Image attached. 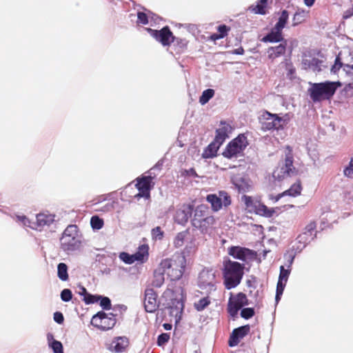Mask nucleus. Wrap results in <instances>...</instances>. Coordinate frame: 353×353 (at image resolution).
Segmentation results:
<instances>
[{"label": "nucleus", "instance_id": "1", "mask_svg": "<svg viewBox=\"0 0 353 353\" xmlns=\"http://www.w3.org/2000/svg\"><path fill=\"white\" fill-rule=\"evenodd\" d=\"M192 213H193L191 220L192 225L201 233L208 234L214 228L216 221L214 216L210 214L207 205H199L193 210V205L188 204L184 210L178 212L177 214L179 216H182V221L187 222Z\"/></svg>", "mask_w": 353, "mask_h": 353}, {"label": "nucleus", "instance_id": "2", "mask_svg": "<svg viewBox=\"0 0 353 353\" xmlns=\"http://www.w3.org/2000/svg\"><path fill=\"white\" fill-rule=\"evenodd\" d=\"M185 300L186 293L183 286L175 284L170 285L161 298L160 303L169 310L170 316L174 318L176 325L181 320Z\"/></svg>", "mask_w": 353, "mask_h": 353}, {"label": "nucleus", "instance_id": "3", "mask_svg": "<svg viewBox=\"0 0 353 353\" xmlns=\"http://www.w3.org/2000/svg\"><path fill=\"white\" fill-rule=\"evenodd\" d=\"M186 262L185 256L181 254H176L171 258L162 260L159 265V274L156 275V287L163 283L164 274H166L171 281L179 280L185 272Z\"/></svg>", "mask_w": 353, "mask_h": 353}, {"label": "nucleus", "instance_id": "4", "mask_svg": "<svg viewBox=\"0 0 353 353\" xmlns=\"http://www.w3.org/2000/svg\"><path fill=\"white\" fill-rule=\"evenodd\" d=\"M244 265L230 259L223 261V278L226 289L230 290L236 287L241 281L243 276Z\"/></svg>", "mask_w": 353, "mask_h": 353}, {"label": "nucleus", "instance_id": "5", "mask_svg": "<svg viewBox=\"0 0 353 353\" xmlns=\"http://www.w3.org/2000/svg\"><path fill=\"white\" fill-rule=\"evenodd\" d=\"M341 86L339 81H325L312 83L308 89L310 99L313 102H319L330 99L336 92L338 88Z\"/></svg>", "mask_w": 353, "mask_h": 353}, {"label": "nucleus", "instance_id": "6", "mask_svg": "<svg viewBox=\"0 0 353 353\" xmlns=\"http://www.w3.org/2000/svg\"><path fill=\"white\" fill-rule=\"evenodd\" d=\"M291 116L286 113L280 117L277 114H272L265 110L261 114L260 122L263 130H283L285 126L290 122Z\"/></svg>", "mask_w": 353, "mask_h": 353}, {"label": "nucleus", "instance_id": "7", "mask_svg": "<svg viewBox=\"0 0 353 353\" xmlns=\"http://www.w3.org/2000/svg\"><path fill=\"white\" fill-rule=\"evenodd\" d=\"M61 248L65 252L74 251L81 246L78 227L69 225L63 231L60 239Z\"/></svg>", "mask_w": 353, "mask_h": 353}, {"label": "nucleus", "instance_id": "8", "mask_svg": "<svg viewBox=\"0 0 353 353\" xmlns=\"http://www.w3.org/2000/svg\"><path fill=\"white\" fill-rule=\"evenodd\" d=\"M248 145L247 137L243 134H241L229 142L222 154L227 159L236 158Z\"/></svg>", "mask_w": 353, "mask_h": 353}, {"label": "nucleus", "instance_id": "9", "mask_svg": "<svg viewBox=\"0 0 353 353\" xmlns=\"http://www.w3.org/2000/svg\"><path fill=\"white\" fill-rule=\"evenodd\" d=\"M206 201L211 205L213 212H218L223 208H226L232 203L230 195L224 190H220L217 194H208Z\"/></svg>", "mask_w": 353, "mask_h": 353}, {"label": "nucleus", "instance_id": "10", "mask_svg": "<svg viewBox=\"0 0 353 353\" xmlns=\"http://www.w3.org/2000/svg\"><path fill=\"white\" fill-rule=\"evenodd\" d=\"M288 152L285 154V163L280 170H275L273 176L278 180H282L285 177L291 176L297 174V170L293 165V154L290 146L286 148Z\"/></svg>", "mask_w": 353, "mask_h": 353}, {"label": "nucleus", "instance_id": "11", "mask_svg": "<svg viewBox=\"0 0 353 353\" xmlns=\"http://www.w3.org/2000/svg\"><path fill=\"white\" fill-rule=\"evenodd\" d=\"M117 319L112 313L106 314L104 312H99L93 316L91 324L101 330L112 329L116 324Z\"/></svg>", "mask_w": 353, "mask_h": 353}, {"label": "nucleus", "instance_id": "12", "mask_svg": "<svg viewBox=\"0 0 353 353\" xmlns=\"http://www.w3.org/2000/svg\"><path fill=\"white\" fill-rule=\"evenodd\" d=\"M216 275L212 270L204 269L200 272L198 280V285L200 288L210 293L216 290Z\"/></svg>", "mask_w": 353, "mask_h": 353}, {"label": "nucleus", "instance_id": "13", "mask_svg": "<svg viewBox=\"0 0 353 353\" xmlns=\"http://www.w3.org/2000/svg\"><path fill=\"white\" fill-rule=\"evenodd\" d=\"M247 305H248V299L246 295L243 292H239L236 296L229 299L228 312L231 316L235 317L239 310Z\"/></svg>", "mask_w": 353, "mask_h": 353}, {"label": "nucleus", "instance_id": "14", "mask_svg": "<svg viewBox=\"0 0 353 353\" xmlns=\"http://www.w3.org/2000/svg\"><path fill=\"white\" fill-rule=\"evenodd\" d=\"M137 183L135 184V187L138 192L131 195V196L137 199L141 197L148 199L150 197L151 177L145 176L141 179H137Z\"/></svg>", "mask_w": 353, "mask_h": 353}, {"label": "nucleus", "instance_id": "15", "mask_svg": "<svg viewBox=\"0 0 353 353\" xmlns=\"http://www.w3.org/2000/svg\"><path fill=\"white\" fill-rule=\"evenodd\" d=\"M316 224L314 221H311L304 228L303 232L300 234L296 240L305 247L308 243L316 236Z\"/></svg>", "mask_w": 353, "mask_h": 353}, {"label": "nucleus", "instance_id": "16", "mask_svg": "<svg viewBox=\"0 0 353 353\" xmlns=\"http://www.w3.org/2000/svg\"><path fill=\"white\" fill-rule=\"evenodd\" d=\"M250 332V325H245L237 328H235L232 330L229 340L228 345L230 347L236 346L240 341L243 339L246 335L249 334Z\"/></svg>", "mask_w": 353, "mask_h": 353}, {"label": "nucleus", "instance_id": "17", "mask_svg": "<svg viewBox=\"0 0 353 353\" xmlns=\"http://www.w3.org/2000/svg\"><path fill=\"white\" fill-rule=\"evenodd\" d=\"M143 305L147 312H154V283H150L145 290L144 294Z\"/></svg>", "mask_w": 353, "mask_h": 353}, {"label": "nucleus", "instance_id": "18", "mask_svg": "<svg viewBox=\"0 0 353 353\" xmlns=\"http://www.w3.org/2000/svg\"><path fill=\"white\" fill-rule=\"evenodd\" d=\"M54 221V215L51 214L39 213L36 216V222L31 228L37 230H42L45 226H49Z\"/></svg>", "mask_w": 353, "mask_h": 353}, {"label": "nucleus", "instance_id": "19", "mask_svg": "<svg viewBox=\"0 0 353 353\" xmlns=\"http://www.w3.org/2000/svg\"><path fill=\"white\" fill-rule=\"evenodd\" d=\"M129 344L128 338L125 336H117L112 341L109 350L116 353L123 352L127 350Z\"/></svg>", "mask_w": 353, "mask_h": 353}, {"label": "nucleus", "instance_id": "20", "mask_svg": "<svg viewBox=\"0 0 353 353\" xmlns=\"http://www.w3.org/2000/svg\"><path fill=\"white\" fill-rule=\"evenodd\" d=\"M228 254L234 259L245 261L248 256L254 254V252L246 248L232 246L228 248Z\"/></svg>", "mask_w": 353, "mask_h": 353}, {"label": "nucleus", "instance_id": "21", "mask_svg": "<svg viewBox=\"0 0 353 353\" xmlns=\"http://www.w3.org/2000/svg\"><path fill=\"white\" fill-rule=\"evenodd\" d=\"M174 36L168 26H165L160 30H156V39L163 46H169Z\"/></svg>", "mask_w": 353, "mask_h": 353}, {"label": "nucleus", "instance_id": "22", "mask_svg": "<svg viewBox=\"0 0 353 353\" xmlns=\"http://www.w3.org/2000/svg\"><path fill=\"white\" fill-rule=\"evenodd\" d=\"M220 125V128L216 130L214 140L222 145L225 139L229 137V134L232 131V128L225 121H221Z\"/></svg>", "mask_w": 353, "mask_h": 353}, {"label": "nucleus", "instance_id": "23", "mask_svg": "<svg viewBox=\"0 0 353 353\" xmlns=\"http://www.w3.org/2000/svg\"><path fill=\"white\" fill-rule=\"evenodd\" d=\"M287 47V42L285 41L276 46L270 47L268 49V54L269 59L274 60L285 53Z\"/></svg>", "mask_w": 353, "mask_h": 353}, {"label": "nucleus", "instance_id": "24", "mask_svg": "<svg viewBox=\"0 0 353 353\" xmlns=\"http://www.w3.org/2000/svg\"><path fill=\"white\" fill-rule=\"evenodd\" d=\"M255 209L254 212L256 214L264 216L266 218H270L273 216L275 213V210L274 208H269L263 203L259 201L255 204Z\"/></svg>", "mask_w": 353, "mask_h": 353}, {"label": "nucleus", "instance_id": "25", "mask_svg": "<svg viewBox=\"0 0 353 353\" xmlns=\"http://www.w3.org/2000/svg\"><path fill=\"white\" fill-rule=\"evenodd\" d=\"M283 40L282 30L281 29H276V27L274 26L270 32L265 35L262 41L263 42H279Z\"/></svg>", "mask_w": 353, "mask_h": 353}, {"label": "nucleus", "instance_id": "26", "mask_svg": "<svg viewBox=\"0 0 353 353\" xmlns=\"http://www.w3.org/2000/svg\"><path fill=\"white\" fill-rule=\"evenodd\" d=\"M221 145V143L214 139V141L205 148L202 154V157L204 159L215 157Z\"/></svg>", "mask_w": 353, "mask_h": 353}, {"label": "nucleus", "instance_id": "27", "mask_svg": "<svg viewBox=\"0 0 353 353\" xmlns=\"http://www.w3.org/2000/svg\"><path fill=\"white\" fill-rule=\"evenodd\" d=\"M301 190H302V186L301 184V181H298L296 183L292 185L291 187L288 190L284 191L281 194H278L276 198V201H278L282 196H286V195L291 196H296L298 195H300Z\"/></svg>", "mask_w": 353, "mask_h": 353}, {"label": "nucleus", "instance_id": "28", "mask_svg": "<svg viewBox=\"0 0 353 353\" xmlns=\"http://www.w3.org/2000/svg\"><path fill=\"white\" fill-rule=\"evenodd\" d=\"M148 250L149 247L148 245H141L138 248L137 251L134 254H133L135 261L141 263H143L145 261H147L149 256Z\"/></svg>", "mask_w": 353, "mask_h": 353}, {"label": "nucleus", "instance_id": "29", "mask_svg": "<svg viewBox=\"0 0 353 353\" xmlns=\"http://www.w3.org/2000/svg\"><path fill=\"white\" fill-rule=\"evenodd\" d=\"M172 43H173V48L176 53L181 54L186 50L188 41L185 39L174 37Z\"/></svg>", "mask_w": 353, "mask_h": 353}, {"label": "nucleus", "instance_id": "30", "mask_svg": "<svg viewBox=\"0 0 353 353\" xmlns=\"http://www.w3.org/2000/svg\"><path fill=\"white\" fill-rule=\"evenodd\" d=\"M231 28L226 25H220L217 27V30L219 33H214L210 37V39L212 41H216V40L223 39L225 37L228 32L230 31Z\"/></svg>", "mask_w": 353, "mask_h": 353}, {"label": "nucleus", "instance_id": "31", "mask_svg": "<svg viewBox=\"0 0 353 353\" xmlns=\"http://www.w3.org/2000/svg\"><path fill=\"white\" fill-rule=\"evenodd\" d=\"M308 11L298 9V10L294 14L292 19V26H296L299 24L304 22L308 17Z\"/></svg>", "mask_w": 353, "mask_h": 353}, {"label": "nucleus", "instance_id": "32", "mask_svg": "<svg viewBox=\"0 0 353 353\" xmlns=\"http://www.w3.org/2000/svg\"><path fill=\"white\" fill-rule=\"evenodd\" d=\"M211 304V299L209 296L201 298L198 301L194 303V307L198 312H201L207 308Z\"/></svg>", "mask_w": 353, "mask_h": 353}, {"label": "nucleus", "instance_id": "33", "mask_svg": "<svg viewBox=\"0 0 353 353\" xmlns=\"http://www.w3.org/2000/svg\"><path fill=\"white\" fill-rule=\"evenodd\" d=\"M232 183L240 192H247L250 188V185L243 178L233 179Z\"/></svg>", "mask_w": 353, "mask_h": 353}, {"label": "nucleus", "instance_id": "34", "mask_svg": "<svg viewBox=\"0 0 353 353\" xmlns=\"http://www.w3.org/2000/svg\"><path fill=\"white\" fill-rule=\"evenodd\" d=\"M57 276L63 281L68 280V266L64 263H60L57 266Z\"/></svg>", "mask_w": 353, "mask_h": 353}, {"label": "nucleus", "instance_id": "35", "mask_svg": "<svg viewBox=\"0 0 353 353\" xmlns=\"http://www.w3.org/2000/svg\"><path fill=\"white\" fill-rule=\"evenodd\" d=\"M289 18L288 12L285 10H283L279 18L277 23L275 24L276 29H283L285 28Z\"/></svg>", "mask_w": 353, "mask_h": 353}, {"label": "nucleus", "instance_id": "36", "mask_svg": "<svg viewBox=\"0 0 353 353\" xmlns=\"http://www.w3.org/2000/svg\"><path fill=\"white\" fill-rule=\"evenodd\" d=\"M214 95V90L212 89H207L202 92L199 98V103L202 105L207 103L210 99Z\"/></svg>", "mask_w": 353, "mask_h": 353}, {"label": "nucleus", "instance_id": "37", "mask_svg": "<svg viewBox=\"0 0 353 353\" xmlns=\"http://www.w3.org/2000/svg\"><path fill=\"white\" fill-rule=\"evenodd\" d=\"M90 225L93 230H100L103 227L104 221L103 219L95 215L91 217Z\"/></svg>", "mask_w": 353, "mask_h": 353}, {"label": "nucleus", "instance_id": "38", "mask_svg": "<svg viewBox=\"0 0 353 353\" xmlns=\"http://www.w3.org/2000/svg\"><path fill=\"white\" fill-rule=\"evenodd\" d=\"M189 233L188 231H183L179 232L175 239H174V245L176 247H181L184 244L185 240L187 239Z\"/></svg>", "mask_w": 353, "mask_h": 353}, {"label": "nucleus", "instance_id": "39", "mask_svg": "<svg viewBox=\"0 0 353 353\" xmlns=\"http://www.w3.org/2000/svg\"><path fill=\"white\" fill-rule=\"evenodd\" d=\"M286 283L287 282H285L283 281H280V280L278 281L277 285H276V296H275V301L276 303H278L279 301V300L281 299V296L283 294Z\"/></svg>", "mask_w": 353, "mask_h": 353}, {"label": "nucleus", "instance_id": "40", "mask_svg": "<svg viewBox=\"0 0 353 353\" xmlns=\"http://www.w3.org/2000/svg\"><path fill=\"white\" fill-rule=\"evenodd\" d=\"M261 3L254 7H252V10L255 14H266V8L268 1H260Z\"/></svg>", "mask_w": 353, "mask_h": 353}, {"label": "nucleus", "instance_id": "41", "mask_svg": "<svg viewBox=\"0 0 353 353\" xmlns=\"http://www.w3.org/2000/svg\"><path fill=\"white\" fill-rule=\"evenodd\" d=\"M242 201L244 202L245 206L247 208H250L252 210H254L255 209V204L256 203H259V201H254L252 196L243 195L242 196Z\"/></svg>", "mask_w": 353, "mask_h": 353}, {"label": "nucleus", "instance_id": "42", "mask_svg": "<svg viewBox=\"0 0 353 353\" xmlns=\"http://www.w3.org/2000/svg\"><path fill=\"white\" fill-rule=\"evenodd\" d=\"M119 258L126 264H132L136 261L134 257V254H130L124 252L120 253Z\"/></svg>", "mask_w": 353, "mask_h": 353}, {"label": "nucleus", "instance_id": "43", "mask_svg": "<svg viewBox=\"0 0 353 353\" xmlns=\"http://www.w3.org/2000/svg\"><path fill=\"white\" fill-rule=\"evenodd\" d=\"M323 61L316 58L312 59V70L314 72H321L323 65Z\"/></svg>", "mask_w": 353, "mask_h": 353}, {"label": "nucleus", "instance_id": "44", "mask_svg": "<svg viewBox=\"0 0 353 353\" xmlns=\"http://www.w3.org/2000/svg\"><path fill=\"white\" fill-rule=\"evenodd\" d=\"M50 346L52 349L54 353H63L62 343L57 340H53L50 344Z\"/></svg>", "mask_w": 353, "mask_h": 353}, {"label": "nucleus", "instance_id": "45", "mask_svg": "<svg viewBox=\"0 0 353 353\" xmlns=\"http://www.w3.org/2000/svg\"><path fill=\"white\" fill-rule=\"evenodd\" d=\"M254 310L252 307H245L241 310V316L245 319H249L254 315Z\"/></svg>", "mask_w": 353, "mask_h": 353}, {"label": "nucleus", "instance_id": "46", "mask_svg": "<svg viewBox=\"0 0 353 353\" xmlns=\"http://www.w3.org/2000/svg\"><path fill=\"white\" fill-rule=\"evenodd\" d=\"M290 273V269H285L283 266L280 267L279 280L287 282Z\"/></svg>", "mask_w": 353, "mask_h": 353}, {"label": "nucleus", "instance_id": "47", "mask_svg": "<svg viewBox=\"0 0 353 353\" xmlns=\"http://www.w3.org/2000/svg\"><path fill=\"white\" fill-rule=\"evenodd\" d=\"M99 300L100 305L102 307L103 309L106 310H109L111 309V301L108 297L101 296Z\"/></svg>", "mask_w": 353, "mask_h": 353}, {"label": "nucleus", "instance_id": "48", "mask_svg": "<svg viewBox=\"0 0 353 353\" xmlns=\"http://www.w3.org/2000/svg\"><path fill=\"white\" fill-rule=\"evenodd\" d=\"M101 296H96L88 294L87 295L85 296V297H83V301L86 304H92L98 302Z\"/></svg>", "mask_w": 353, "mask_h": 353}, {"label": "nucleus", "instance_id": "49", "mask_svg": "<svg viewBox=\"0 0 353 353\" xmlns=\"http://www.w3.org/2000/svg\"><path fill=\"white\" fill-rule=\"evenodd\" d=\"M170 338V335L168 333H162L158 336L157 344L159 346H162L168 342Z\"/></svg>", "mask_w": 353, "mask_h": 353}, {"label": "nucleus", "instance_id": "50", "mask_svg": "<svg viewBox=\"0 0 353 353\" xmlns=\"http://www.w3.org/2000/svg\"><path fill=\"white\" fill-rule=\"evenodd\" d=\"M61 298L65 302L70 301L72 298V294L70 290L64 289L61 292Z\"/></svg>", "mask_w": 353, "mask_h": 353}, {"label": "nucleus", "instance_id": "51", "mask_svg": "<svg viewBox=\"0 0 353 353\" xmlns=\"http://www.w3.org/2000/svg\"><path fill=\"white\" fill-rule=\"evenodd\" d=\"M343 174L346 176H352L353 174V157L351 158L348 165L344 169Z\"/></svg>", "mask_w": 353, "mask_h": 353}, {"label": "nucleus", "instance_id": "52", "mask_svg": "<svg viewBox=\"0 0 353 353\" xmlns=\"http://www.w3.org/2000/svg\"><path fill=\"white\" fill-rule=\"evenodd\" d=\"M342 65H343V64L341 61L340 57H337L335 59L334 64L331 68V72L333 73L337 72L341 69Z\"/></svg>", "mask_w": 353, "mask_h": 353}, {"label": "nucleus", "instance_id": "53", "mask_svg": "<svg viewBox=\"0 0 353 353\" xmlns=\"http://www.w3.org/2000/svg\"><path fill=\"white\" fill-rule=\"evenodd\" d=\"M137 23L142 24H147L148 22V16L142 12H139L137 14Z\"/></svg>", "mask_w": 353, "mask_h": 353}, {"label": "nucleus", "instance_id": "54", "mask_svg": "<svg viewBox=\"0 0 353 353\" xmlns=\"http://www.w3.org/2000/svg\"><path fill=\"white\" fill-rule=\"evenodd\" d=\"M182 175L183 176H193V177H198V174L196 172V170H194V168H190L189 170H185L184 171H183L182 172Z\"/></svg>", "mask_w": 353, "mask_h": 353}, {"label": "nucleus", "instance_id": "55", "mask_svg": "<svg viewBox=\"0 0 353 353\" xmlns=\"http://www.w3.org/2000/svg\"><path fill=\"white\" fill-rule=\"evenodd\" d=\"M54 320L59 323V324H61L63 321H64V317H63V315L61 312H56L54 314Z\"/></svg>", "mask_w": 353, "mask_h": 353}, {"label": "nucleus", "instance_id": "56", "mask_svg": "<svg viewBox=\"0 0 353 353\" xmlns=\"http://www.w3.org/2000/svg\"><path fill=\"white\" fill-rule=\"evenodd\" d=\"M353 16V4L352 6L344 12L343 18L347 19Z\"/></svg>", "mask_w": 353, "mask_h": 353}, {"label": "nucleus", "instance_id": "57", "mask_svg": "<svg viewBox=\"0 0 353 353\" xmlns=\"http://www.w3.org/2000/svg\"><path fill=\"white\" fill-rule=\"evenodd\" d=\"M302 64L303 65L304 69H311L312 68V59H304L302 61Z\"/></svg>", "mask_w": 353, "mask_h": 353}, {"label": "nucleus", "instance_id": "58", "mask_svg": "<svg viewBox=\"0 0 353 353\" xmlns=\"http://www.w3.org/2000/svg\"><path fill=\"white\" fill-rule=\"evenodd\" d=\"M19 219L23 223L24 225L30 227V228H31V226H32V225H30V221L26 216L19 217Z\"/></svg>", "mask_w": 353, "mask_h": 353}, {"label": "nucleus", "instance_id": "59", "mask_svg": "<svg viewBox=\"0 0 353 353\" xmlns=\"http://www.w3.org/2000/svg\"><path fill=\"white\" fill-rule=\"evenodd\" d=\"M163 237V232L161 230L160 227H156V239H161Z\"/></svg>", "mask_w": 353, "mask_h": 353}, {"label": "nucleus", "instance_id": "60", "mask_svg": "<svg viewBox=\"0 0 353 353\" xmlns=\"http://www.w3.org/2000/svg\"><path fill=\"white\" fill-rule=\"evenodd\" d=\"M244 49L242 47L234 50L233 54H243Z\"/></svg>", "mask_w": 353, "mask_h": 353}, {"label": "nucleus", "instance_id": "61", "mask_svg": "<svg viewBox=\"0 0 353 353\" xmlns=\"http://www.w3.org/2000/svg\"><path fill=\"white\" fill-rule=\"evenodd\" d=\"M80 290H81V292H79L80 295L83 296L85 297V296L88 294L87 292V290L85 287L81 286Z\"/></svg>", "mask_w": 353, "mask_h": 353}, {"label": "nucleus", "instance_id": "62", "mask_svg": "<svg viewBox=\"0 0 353 353\" xmlns=\"http://www.w3.org/2000/svg\"><path fill=\"white\" fill-rule=\"evenodd\" d=\"M163 326L164 329L166 330H170L172 329V325L170 323H164L163 325Z\"/></svg>", "mask_w": 353, "mask_h": 353}, {"label": "nucleus", "instance_id": "63", "mask_svg": "<svg viewBox=\"0 0 353 353\" xmlns=\"http://www.w3.org/2000/svg\"><path fill=\"white\" fill-rule=\"evenodd\" d=\"M145 30L150 33V34L153 37H154V30H152L151 28H145Z\"/></svg>", "mask_w": 353, "mask_h": 353}, {"label": "nucleus", "instance_id": "64", "mask_svg": "<svg viewBox=\"0 0 353 353\" xmlns=\"http://www.w3.org/2000/svg\"><path fill=\"white\" fill-rule=\"evenodd\" d=\"M314 1H305V3L307 6L311 7L313 6Z\"/></svg>", "mask_w": 353, "mask_h": 353}]
</instances>
